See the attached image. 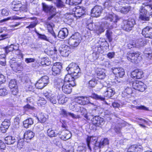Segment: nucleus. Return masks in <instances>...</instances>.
<instances>
[{
  "instance_id": "obj_37",
  "label": "nucleus",
  "mask_w": 152,
  "mask_h": 152,
  "mask_svg": "<svg viewBox=\"0 0 152 152\" xmlns=\"http://www.w3.org/2000/svg\"><path fill=\"white\" fill-rule=\"evenodd\" d=\"M78 66L76 64L72 63L69 64L68 67L66 68V70L68 71V73L71 74L75 69H76Z\"/></svg>"
},
{
  "instance_id": "obj_53",
  "label": "nucleus",
  "mask_w": 152,
  "mask_h": 152,
  "mask_svg": "<svg viewBox=\"0 0 152 152\" xmlns=\"http://www.w3.org/2000/svg\"><path fill=\"white\" fill-rule=\"evenodd\" d=\"M112 32L111 30H107L106 31V36L108 39L109 42H111L112 41Z\"/></svg>"
},
{
  "instance_id": "obj_15",
  "label": "nucleus",
  "mask_w": 152,
  "mask_h": 152,
  "mask_svg": "<svg viewBox=\"0 0 152 152\" xmlns=\"http://www.w3.org/2000/svg\"><path fill=\"white\" fill-rule=\"evenodd\" d=\"M103 9L100 6L96 5L91 10L92 16L97 17L99 16L102 12Z\"/></svg>"
},
{
  "instance_id": "obj_29",
  "label": "nucleus",
  "mask_w": 152,
  "mask_h": 152,
  "mask_svg": "<svg viewBox=\"0 0 152 152\" xmlns=\"http://www.w3.org/2000/svg\"><path fill=\"white\" fill-rule=\"evenodd\" d=\"M16 140L15 137L11 136H7L4 138L5 143L7 145L13 144Z\"/></svg>"
},
{
  "instance_id": "obj_62",
  "label": "nucleus",
  "mask_w": 152,
  "mask_h": 152,
  "mask_svg": "<svg viewBox=\"0 0 152 152\" xmlns=\"http://www.w3.org/2000/svg\"><path fill=\"white\" fill-rule=\"evenodd\" d=\"M86 144H82L78 147L77 150L79 151H85L86 150Z\"/></svg>"
},
{
  "instance_id": "obj_39",
  "label": "nucleus",
  "mask_w": 152,
  "mask_h": 152,
  "mask_svg": "<svg viewBox=\"0 0 152 152\" xmlns=\"http://www.w3.org/2000/svg\"><path fill=\"white\" fill-rule=\"evenodd\" d=\"M74 76L75 78H78L81 75V73L80 72V69L79 67L78 66L76 69H75L74 71L71 72V74Z\"/></svg>"
},
{
  "instance_id": "obj_1",
  "label": "nucleus",
  "mask_w": 152,
  "mask_h": 152,
  "mask_svg": "<svg viewBox=\"0 0 152 152\" xmlns=\"http://www.w3.org/2000/svg\"><path fill=\"white\" fill-rule=\"evenodd\" d=\"M94 116V115L90 113V115L86 114L84 115V117L88 120H90L91 119L92 124L90 125V126L92 125L93 126L92 129L94 130H96L97 127H102L104 124V121L103 118L98 116Z\"/></svg>"
},
{
  "instance_id": "obj_24",
  "label": "nucleus",
  "mask_w": 152,
  "mask_h": 152,
  "mask_svg": "<svg viewBox=\"0 0 152 152\" xmlns=\"http://www.w3.org/2000/svg\"><path fill=\"white\" fill-rule=\"evenodd\" d=\"M66 81L65 80L61 78L58 79L55 82V86L59 90L62 89L64 86V84Z\"/></svg>"
},
{
  "instance_id": "obj_56",
  "label": "nucleus",
  "mask_w": 152,
  "mask_h": 152,
  "mask_svg": "<svg viewBox=\"0 0 152 152\" xmlns=\"http://www.w3.org/2000/svg\"><path fill=\"white\" fill-rule=\"evenodd\" d=\"M112 0H107L104 4V6L105 8H107L108 7H111L112 5Z\"/></svg>"
},
{
  "instance_id": "obj_57",
  "label": "nucleus",
  "mask_w": 152,
  "mask_h": 152,
  "mask_svg": "<svg viewBox=\"0 0 152 152\" xmlns=\"http://www.w3.org/2000/svg\"><path fill=\"white\" fill-rule=\"evenodd\" d=\"M98 78L100 79H103L106 76L105 74L102 70L99 71L97 74Z\"/></svg>"
},
{
  "instance_id": "obj_2",
  "label": "nucleus",
  "mask_w": 152,
  "mask_h": 152,
  "mask_svg": "<svg viewBox=\"0 0 152 152\" xmlns=\"http://www.w3.org/2000/svg\"><path fill=\"white\" fill-rule=\"evenodd\" d=\"M150 10L151 12L150 15L152 17V5L146 4H145V6H142L139 10V17L140 20L144 21H148L149 20V15L148 14V11Z\"/></svg>"
},
{
  "instance_id": "obj_47",
  "label": "nucleus",
  "mask_w": 152,
  "mask_h": 152,
  "mask_svg": "<svg viewBox=\"0 0 152 152\" xmlns=\"http://www.w3.org/2000/svg\"><path fill=\"white\" fill-rule=\"evenodd\" d=\"M5 57L6 55L5 54L0 55V64L3 66L6 64Z\"/></svg>"
},
{
  "instance_id": "obj_34",
  "label": "nucleus",
  "mask_w": 152,
  "mask_h": 152,
  "mask_svg": "<svg viewBox=\"0 0 152 152\" xmlns=\"http://www.w3.org/2000/svg\"><path fill=\"white\" fill-rule=\"evenodd\" d=\"M80 41H77V40H75L73 39L70 38L68 41V43L69 45L72 48L75 47L77 46L80 43Z\"/></svg>"
},
{
  "instance_id": "obj_42",
  "label": "nucleus",
  "mask_w": 152,
  "mask_h": 152,
  "mask_svg": "<svg viewBox=\"0 0 152 152\" xmlns=\"http://www.w3.org/2000/svg\"><path fill=\"white\" fill-rule=\"evenodd\" d=\"M80 2V0H66V3L70 5H76Z\"/></svg>"
},
{
  "instance_id": "obj_52",
  "label": "nucleus",
  "mask_w": 152,
  "mask_h": 152,
  "mask_svg": "<svg viewBox=\"0 0 152 152\" xmlns=\"http://www.w3.org/2000/svg\"><path fill=\"white\" fill-rule=\"evenodd\" d=\"M25 17H20L15 16H12L10 17H8L6 18H5L3 20V21H6L10 20H18L21 19L25 18Z\"/></svg>"
},
{
  "instance_id": "obj_23",
  "label": "nucleus",
  "mask_w": 152,
  "mask_h": 152,
  "mask_svg": "<svg viewBox=\"0 0 152 152\" xmlns=\"http://www.w3.org/2000/svg\"><path fill=\"white\" fill-rule=\"evenodd\" d=\"M104 19L113 23H116L118 20V16L114 13L108 14L105 17Z\"/></svg>"
},
{
  "instance_id": "obj_61",
  "label": "nucleus",
  "mask_w": 152,
  "mask_h": 152,
  "mask_svg": "<svg viewBox=\"0 0 152 152\" xmlns=\"http://www.w3.org/2000/svg\"><path fill=\"white\" fill-rule=\"evenodd\" d=\"M46 102V101L44 98H41L38 100L37 103L39 106H41L45 105Z\"/></svg>"
},
{
  "instance_id": "obj_38",
  "label": "nucleus",
  "mask_w": 152,
  "mask_h": 152,
  "mask_svg": "<svg viewBox=\"0 0 152 152\" xmlns=\"http://www.w3.org/2000/svg\"><path fill=\"white\" fill-rule=\"evenodd\" d=\"M11 90L12 94L11 95V98H10V99L13 100V101H15L17 97H15L13 98V96L17 95L18 94V87H17V88H11Z\"/></svg>"
},
{
  "instance_id": "obj_63",
  "label": "nucleus",
  "mask_w": 152,
  "mask_h": 152,
  "mask_svg": "<svg viewBox=\"0 0 152 152\" xmlns=\"http://www.w3.org/2000/svg\"><path fill=\"white\" fill-rule=\"evenodd\" d=\"M22 139L19 140L18 142L17 147L19 149H21L23 146L24 143Z\"/></svg>"
},
{
  "instance_id": "obj_50",
  "label": "nucleus",
  "mask_w": 152,
  "mask_h": 152,
  "mask_svg": "<svg viewBox=\"0 0 152 152\" xmlns=\"http://www.w3.org/2000/svg\"><path fill=\"white\" fill-rule=\"evenodd\" d=\"M35 32L37 34L39 38L42 40H43L47 41H49V39L45 35L41 34L38 33L36 31H35Z\"/></svg>"
},
{
  "instance_id": "obj_46",
  "label": "nucleus",
  "mask_w": 152,
  "mask_h": 152,
  "mask_svg": "<svg viewBox=\"0 0 152 152\" xmlns=\"http://www.w3.org/2000/svg\"><path fill=\"white\" fill-rule=\"evenodd\" d=\"M70 38L77 40V41H80L81 40V37L78 33H75Z\"/></svg>"
},
{
  "instance_id": "obj_7",
  "label": "nucleus",
  "mask_w": 152,
  "mask_h": 152,
  "mask_svg": "<svg viewBox=\"0 0 152 152\" xmlns=\"http://www.w3.org/2000/svg\"><path fill=\"white\" fill-rule=\"evenodd\" d=\"M140 55V53L138 52L128 53L127 55V58L131 62L137 63L140 61L141 58Z\"/></svg>"
},
{
  "instance_id": "obj_26",
  "label": "nucleus",
  "mask_w": 152,
  "mask_h": 152,
  "mask_svg": "<svg viewBox=\"0 0 152 152\" xmlns=\"http://www.w3.org/2000/svg\"><path fill=\"white\" fill-rule=\"evenodd\" d=\"M11 66L13 70L15 72L22 69L21 63L15 62L11 65Z\"/></svg>"
},
{
  "instance_id": "obj_18",
  "label": "nucleus",
  "mask_w": 152,
  "mask_h": 152,
  "mask_svg": "<svg viewBox=\"0 0 152 152\" xmlns=\"http://www.w3.org/2000/svg\"><path fill=\"white\" fill-rule=\"evenodd\" d=\"M143 74L141 70L136 69L131 72V77L135 79H140L143 77Z\"/></svg>"
},
{
  "instance_id": "obj_41",
  "label": "nucleus",
  "mask_w": 152,
  "mask_h": 152,
  "mask_svg": "<svg viewBox=\"0 0 152 152\" xmlns=\"http://www.w3.org/2000/svg\"><path fill=\"white\" fill-rule=\"evenodd\" d=\"M51 63L50 60L47 57L44 58L42 59L41 64L43 66H49Z\"/></svg>"
},
{
  "instance_id": "obj_48",
  "label": "nucleus",
  "mask_w": 152,
  "mask_h": 152,
  "mask_svg": "<svg viewBox=\"0 0 152 152\" xmlns=\"http://www.w3.org/2000/svg\"><path fill=\"white\" fill-rule=\"evenodd\" d=\"M1 125L5 126V128L6 129H8L10 125V121L9 119H5L4 121H3Z\"/></svg>"
},
{
  "instance_id": "obj_8",
  "label": "nucleus",
  "mask_w": 152,
  "mask_h": 152,
  "mask_svg": "<svg viewBox=\"0 0 152 152\" xmlns=\"http://www.w3.org/2000/svg\"><path fill=\"white\" fill-rule=\"evenodd\" d=\"M75 15L77 18L83 17L87 13V10L84 7L77 6L73 9Z\"/></svg>"
},
{
  "instance_id": "obj_3",
  "label": "nucleus",
  "mask_w": 152,
  "mask_h": 152,
  "mask_svg": "<svg viewBox=\"0 0 152 152\" xmlns=\"http://www.w3.org/2000/svg\"><path fill=\"white\" fill-rule=\"evenodd\" d=\"M82 97L83 105L89 104L92 105H95L94 104V103L90 102L89 97L101 101H104L105 100L104 97H102L100 95H99L95 93H92L91 95L89 96L88 97L82 96Z\"/></svg>"
},
{
  "instance_id": "obj_36",
  "label": "nucleus",
  "mask_w": 152,
  "mask_h": 152,
  "mask_svg": "<svg viewBox=\"0 0 152 152\" xmlns=\"http://www.w3.org/2000/svg\"><path fill=\"white\" fill-rule=\"evenodd\" d=\"M131 8L129 5L121 7L119 9V11L121 13L126 14L130 10Z\"/></svg>"
},
{
  "instance_id": "obj_5",
  "label": "nucleus",
  "mask_w": 152,
  "mask_h": 152,
  "mask_svg": "<svg viewBox=\"0 0 152 152\" xmlns=\"http://www.w3.org/2000/svg\"><path fill=\"white\" fill-rule=\"evenodd\" d=\"M135 24V20L133 19L130 18L127 20L123 21L121 27L124 30L129 31L132 30Z\"/></svg>"
},
{
  "instance_id": "obj_17",
  "label": "nucleus",
  "mask_w": 152,
  "mask_h": 152,
  "mask_svg": "<svg viewBox=\"0 0 152 152\" xmlns=\"http://www.w3.org/2000/svg\"><path fill=\"white\" fill-rule=\"evenodd\" d=\"M111 70L115 75H116L120 77H122L125 74L124 70L122 68L114 67L111 69Z\"/></svg>"
},
{
  "instance_id": "obj_49",
  "label": "nucleus",
  "mask_w": 152,
  "mask_h": 152,
  "mask_svg": "<svg viewBox=\"0 0 152 152\" xmlns=\"http://www.w3.org/2000/svg\"><path fill=\"white\" fill-rule=\"evenodd\" d=\"M4 49L5 51V53L7 54L9 53L13 50V44L7 46L6 47L4 48Z\"/></svg>"
},
{
  "instance_id": "obj_4",
  "label": "nucleus",
  "mask_w": 152,
  "mask_h": 152,
  "mask_svg": "<svg viewBox=\"0 0 152 152\" xmlns=\"http://www.w3.org/2000/svg\"><path fill=\"white\" fill-rule=\"evenodd\" d=\"M42 4L44 11L51 15L48 18V20H51L56 15V8L53 6L47 5L44 3H42Z\"/></svg>"
},
{
  "instance_id": "obj_58",
  "label": "nucleus",
  "mask_w": 152,
  "mask_h": 152,
  "mask_svg": "<svg viewBox=\"0 0 152 152\" xmlns=\"http://www.w3.org/2000/svg\"><path fill=\"white\" fill-rule=\"evenodd\" d=\"M23 109L25 111H27L28 110H34L35 108L31 106L30 104H27L26 105L23 107Z\"/></svg>"
},
{
  "instance_id": "obj_44",
  "label": "nucleus",
  "mask_w": 152,
  "mask_h": 152,
  "mask_svg": "<svg viewBox=\"0 0 152 152\" xmlns=\"http://www.w3.org/2000/svg\"><path fill=\"white\" fill-rule=\"evenodd\" d=\"M9 86L10 88L18 87L17 83L15 79H12L10 80L9 83Z\"/></svg>"
},
{
  "instance_id": "obj_30",
  "label": "nucleus",
  "mask_w": 152,
  "mask_h": 152,
  "mask_svg": "<svg viewBox=\"0 0 152 152\" xmlns=\"http://www.w3.org/2000/svg\"><path fill=\"white\" fill-rule=\"evenodd\" d=\"M68 34V30L66 28H64L60 31L58 37L60 38L64 39Z\"/></svg>"
},
{
  "instance_id": "obj_60",
  "label": "nucleus",
  "mask_w": 152,
  "mask_h": 152,
  "mask_svg": "<svg viewBox=\"0 0 152 152\" xmlns=\"http://www.w3.org/2000/svg\"><path fill=\"white\" fill-rule=\"evenodd\" d=\"M100 142L102 145V147L104 145H108L109 143V140L107 138L102 139Z\"/></svg>"
},
{
  "instance_id": "obj_10",
  "label": "nucleus",
  "mask_w": 152,
  "mask_h": 152,
  "mask_svg": "<svg viewBox=\"0 0 152 152\" xmlns=\"http://www.w3.org/2000/svg\"><path fill=\"white\" fill-rule=\"evenodd\" d=\"M146 39L143 38H139L136 40H133L130 43L133 47L140 48L145 45L146 43Z\"/></svg>"
},
{
  "instance_id": "obj_64",
  "label": "nucleus",
  "mask_w": 152,
  "mask_h": 152,
  "mask_svg": "<svg viewBox=\"0 0 152 152\" xmlns=\"http://www.w3.org/2000/svg\"><path fill=\"white\" fill-rule=\"evenodd\" d=\"M6 148L5 143L1 140H0V150L1 151L4 150Z\"/></svg>"
},
{
  "instance_id": "obj_31",
  "label": "nucleus",
  "mask_w": 152,
  "mask_h": 152,
  "mask_svg": "<svg viewBox=\"0 0 152 152\" xmlns=\"http://www.w3.org/2000/svg\"><path fill=\"white\" fill-rule=\"evenodd\" d=\"M77 78H75L72 74L68 73L65 76L64 80L66 82H69V83H73V82H74L76 85V84L75 80V79Z\"/></svg>"
},
{
  "instance_id": "obj_43",
  "label": "nucleus",
  "mask_w": 152,
  "mask_h": 152,
  "mask_svg": "<svg viewBox=\"0 0 152 152\" xmlns=\"http://www.w3.org/2000/svg\"><path fill=\"white\" fill-rule=\"evenodd\" d=\"M144 54L147 59L148 60H152V51L144 52Z\"/></svg>"
},
{
  "instance_id": "obj_32",
  "label": "nucleus",
  "mask_w": 152,
  "mask_h": 152,
  "mask_svg": "<svg viewBox=\"0 0 152 152\" xmlns=\"http://www.w3.org/2000/svg\"><path fill=\"white\" fill-rule=\"evenodd\" d=\"M34 133L32 131H28L26 132L24 134V140H30L34 136Z\"/></svg>"
},
{
  "instance_id": "obj_55",
  "label": "nucleus",
  "mask_w": 152,
  "mask_h": 152,
  "mask_svg": "<svg viewBox=\"0 0 152 152\" xmlns=\"http://www.w3.org/2000/svg\"><path fill=\"white\" fill-rule=\"evenodd\" d=\"M60 115L64 117H67L69 114V112H67L65 110L63 109H60Z\"/></svg>"
},
{
  "instance_id": "obj_40",
  "label": "nucleus",
  "mask_w": 152,
  "mask_h": 152,
  "mask_svg": "<svg viewBox=\"0 0 152 152\" xmlns=\"http://www.w3.org/2000/svg\"><path fill=\"white\" fill-rule=\"evenodd\" d=\"M37 118L38 121L41 123H43L46 121L47 118L45 117L44 114L43 113H39L38 115Z\"/></svg>"
},
{
  "instance_id": "obj_27",
  "label": "nucleus",
  "mask_w": 152,
  "mask_h": 152,
  "mask_svg": "<svg viewBox=\"0 0 152 152\" xmlns=\"http://www.w3.org/2000/svg\"><path fill=\"white\" fill-rule=\"evenodd\" d=\"M59 135H61V138L64 140H66L69 139L71 137V134L70 132L66 130L64 131L61 132Z\"/></svg>"
},
{
  "instance_id": "obj_33",
  "label": "nucleus",
  "mask_w": 152,
  "mask_h": 152,
  "mask_svg": "<svg viewBox=\"0 0 152 152\" xmlns=\"http://www.w3.org/2000/svg\"><path fill=\"white\" fill-rule=\"evenodd\" d=\"M34 123V120L31 118H29L23 122L24 127L26 128L30 127Z\"/></svg>"
},
{
  "instance_id": "obj_13",
  "label": "nucleus",
  "mask_w": 152,
  "mask_h": 152,
  "mask_svg": "<svg viewBox=\"0 0 152 152\" xmlns=\"http://www.w3.org/2000/svg\"><path fill=\"white\" fill-rule=\"evenodd\" d=\"M75 86V84L74 82H73V83L65 82L64 86L62 89V91L66 94H69L72 92V87Z\"/></svg>"
},
{
  "instance_id": "obj_12",
  "label": "nucleus",
  "mask_w": 152,
  "mask_h": 152,
  "mask_svg": "<svg viewBox=\"0 0 152 152\" xmlns=\"http://www.w3.org/2000/svg\"><path fill=\"white\" fill-rule=\"evenodd\" d=\"M97 137H96L88 136L86 140L87 145L90 150L91 151V148L94 147V144L97 141Z\"/></svg>"
},
{
  "instance_id": "obj_14",
  "label": "nucleus",
  "mask_w": 152,
  "mask_h": 152,
  "mask_svg": "<svg viewBox=\"0 0 152 152\" xmlns=\"http://www.w3.org/2000/svg\"><path fill=\"white\" fill-rule=\"evenodd\" d=\"M62 66L60 63H56L53 64L52 69V75L54 76L59 75L61 73Z\"/></svg>"
},
{
  "instance_id": "obj_20",
  "label": "nucleus",
  "mask_w": 152,
  "mask_h": 152,
  "mask_svg": "<svg viewBox=\"0 0 152 152\" xmlns=\"http://www.w3.org/2000/svg\"><path fill=\"white\" fill-rule=\"evenodd\" d=\"M108 26L107 22H102L100 26L97 27L96 29V33L99 34L104 31L105 28H107Z\"/></svg>"
},
{
  "instance_id": "obj_6",
  "label": "nucleus",
  "mask_w": 152,
  "mask_h": 152,
  "mask_svg": "<svg viewBox=\"0 0 152 152\" xmlns=\"http://www.w3.org/2000/svg\"><path fill=\"white\" fill-rule=\"evenodd\" d=\"M49 83V77L47 76H42L35 84L37 88L42 89Z\"/></svg>"
},
{
  "instance_id": "obj_9",
  "label": "nucleus",
  "mask_w": 152,
  "mask_h": 152,
  "mask_svg": "<svg viewBox=\"0 0 152 152\" xmlns=\"http://www.w3.org/2000/svg\"><path fill=\"white\" fill-rule=\"evenodd\" d=\"M133 88L141 92L144 91L146 88V86L143 82L138 80H136L132 82Z\"/></svg>"
},
{
  "instance_id": "obj_45",
  "label": "nucleus",
  "mask_w": 152,
  "mask_h": 152,
  "mask_svg": "<svg viewBox=\"0 0 152 152\" xmlns=\"http://www.w3.org/2000/svg\"><path fill=\"white\" fill-rule=\"evenodd\" d=\"M97 81L94 79H93L91 80L88 82V87L90 88L94 87L97 83Z\"/></svg>"
},
{
  "instance_id": "obj_54",
  "label": "nucleus",
  "mask_w": 152,
  "mask_h": 152,
  "mask_svg": "<svg viewBox=\"0 0 152 152\" xmlns=\"http://www.w3.org/2000/svg\"><path fill=\"white\" fill-rule=\"evenodd\" d=\"M8 93V91L5 88H1L0 89V96H5L7 95Z\"/></svg>"
},
{
  "instance_id": "obj_21",
  "label": "nucleus",
  "mask_w": 152,
  "mask_h": 152,
  "mask_svg": "<svg viewBox=\"0 0 152 152\" xmlns=\"http://www.w3.org/2000/svg\"><path fill=\"white\" fill-rule=\"evenodd\" d=\"M128 152H143L141 146L134 145L130 146L127 150Z\"/></svg>"
},
{
  "instance_id": "obj_22",
  "label": "nucleus",
  "mask_w": 152,
  "mask_h": 152,
  "mask_svg": "<svg viewBox=\"0 0 152 152\" xmlns=\"http://www.w3.org/2000/svg\"><path fill=\"white\" fill-rule=\"evenodd\" d=\"M45 96L48 100L52 104H54L56 103L57 102L56 97L54 95L45 93Z\"/></svg>"
},
{
  "instance_id": "obj_19",
  "label": "nucleus",
  "mask_w": 152,
  "mask_h": 152,
  "mask_svg": "<svg viewBox=\"0 0 152 152\" xmlns=\"http://www.w3.org/2000/svg\"><path fill=\"white\" fill-rule=\"evenodd\" d=\"M68 46L66 45H61L59 48V51L61 55L64 57L68 56L69 54V51L67 50Z\"/></svg>"
},
{
  "instance_id": "obj_28",
  "label": "nucleus",
  "mask_w": 152,
  "mask_h": 152,
  "mask_svg": "<svg viewBox=\"0 0 152 152\" xmlns=\"http://www.w3.org/2000/svg\"><path fill=\"white\" fill-rule=\"evenodd\" d=\"M105 88H106V90L104 94V96L110 98L114 95L115 92L113 89L110 87Z\"/></svg>"
},
{
  "instance_id": "obj_11",
  "label": "nucleus",
  "mask_w": 152,
  "mask_h": 152,
  "mask_svg": "<svg viewBox=\"0 0 152 152\" xmlns=\"http://www.w3.org/2000/svg\"><path fill=\"white\" fill-rule=\"evenodd\" d=\"M107 42L105 39L100 38L96 44V49L97 48V51L99 53H102L103 51V49L105 46L106 45Z\"/></svg>"
},
{
  "instance_id": "obj_16",
  "label": "nucleus",
  "mask_w": 152,
  "mask_h": 152,
  "mask_svg": "<svg viewBox=\"0 0 152 152\" xmlns=\"http://www.w3.org/2000/svg\"><path fill=\"white\" fill-rule=\"evenodd\" d=\"M142 34L144 37L152 39V28L150 26H146L142 31Z\"/></svg>"
},
{
  "instance_id": "obj_25",
  "label": "nucleus",
  "mask_w": 152,
  "mask_h": 152,
  "mask_svg": "<svg viewBox=\"0 0 152 152\" xmlns=\"http://www.w3.org/2000/svg\"><path fill=\"white\" fill-rule=\"evenodd\" d=\"M47 19V21L46 22V24L47 25V28L48 31L51 34L54 38H56V36L54 32L53 27L54 26V25L52 23H50L49 21Z\"/></svg>"
},
{
  "instance_id": "obj_35",
  "label": "nucleus",
  "mask_w": 152,
  "mask_h": 152,
  "mask_svg": "<svg viewBox=\"0 0 152 152\" xmlns=\"http://www.w3.org/2000/svg\"><path fill=\"white\" fill-rule=\"evenodd\" d=\"M47 132L48 136L50 137H56L59 134L56 130H53L52 128L48 129Z\"/></svg>"
},
{
  "instance_id": "obj_59",
  "label": "nucleus",
  "mask_w": 152,
  "mask_h": 152,
  "mask_svg": "<svg viewBox=\"0 0 152 152\" xmlns=\"http://www.w3.org/2000/svg\"><path fill=\"white\" fill-rule=\"evenodd\" d=\"M22 5L21 3L16 4V2L15 1H13L12 3V5L11 7V8H16L18 9H20V7Z\"/></svg>"
},
{
  "instance_id": "obj_51",
  "label": "nucleus",
  "mask_w": 152,
  "mask_h": 152,
  "mask_svg": "<svg viewBox=\"0 0 152 152\" xmlns=\"http://www.w3.org/2000/svg\"><path fill=\"white\" fill-rule=\"evenodd\" d=\"M9 116V115L5 113L4 111V109H2L0 111V120L2 119H4Z\"/></svg>"
}]
</instances>
